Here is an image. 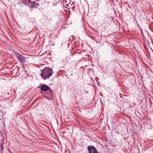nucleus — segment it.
<instances>
[{"label": "nucleus", "instance_id": "7ed1b4c3", "mask_svg": "<svg viewBox=\"0 0 153 153\" xmlns=\"http://www.w3.org/2000/svg\"><path fill=\"white\" fill-rule=\"evenodd\" d=\"M88 150L89 153H98L97 150L93 146H88Z\"/></svg>", "mask_w": 153, "mask_h": 153}, {"label": "nucleus", "instance_id": "423d86ee", "mask_svg": "<svg viewBox=\"0 0 153 153\" xmlns=\"http://www.w3.org/2000/svg\"><path fill=\"white\" fill-rule=\"evenodd\" d=\"M1 149H3V147H1Z\"/></svg>", "mask_w": 153, "mask_h": 153}, {"label": "nucleus", "instance_id": "f03ea898", "mask_svg": "<svg viewBox=\"0 0 153 153\" xmlns=\"http://www.w3.org/2000/svg\"><path fill=\"white\" fill-rule=\"evenodd\" d=\"M16 56L18 59L21 62H24L25 61L26 58L23 56L17 53H16Z\"/></svg>", "mask_w": 153, "mask_h": 153}, {"label": "nucleus", "instance_id": "39448f33", "mask_svg": "<svg viewBox=\"0 0 153 153\" xmlns=\"http://www.w3.org/2000/svg\"><path fill=\"white\" fill-rule=\"evenodd\" d=\"M25 1L26 4H29L30 3V1L29 0H25Z\"/></svg>", "mask_w": 153, "mask_h": 153}, {"label": "nucleus", "instance_id": "20e7f679", "mask_svg": "<svg viewBox=\"0 0 153 153\" xmlns=\"http://www.w3.org/2000/svg\"><path fill=\"white\" fill-rule=\"evenodd\" d=\"M40 88L41 90L43 91H47L50 89L49 87L44 84L41 85Z\"/></svg>", "mask_w": 153, "mask_h": 153}, {"label": "nucleus", "instance_id": "f257e3e1", "mask_svg": "<svg viewBox=\"0 0 153 153\" xmlns=\"http://www.w3.org/2000/svg\"><path fill=\"white\" fill-rule=\"evenodd\" d=\"M53 73L51 68H45L42 71L41 76L43 79L45 80L51 76Z\"/></svg>", "mask_w": 153, "mask_h": 153}]
</instances>
